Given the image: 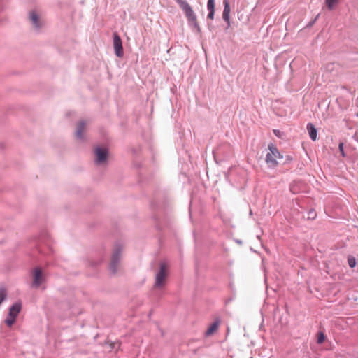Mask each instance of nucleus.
<instances>
[{
    "label": "nucleus",
    "instance_id": "1",
    "mask_svg": "<svg viewBox=\"0 0 358 358\" xmlns=\"http://www.w3.org/2000/svg\"><path fill=\"white\" fill-rule=\"evenodd\" d=\"M94 163L98 166H106L109 157V148L105 145H95L93 149Z\"/></svg>",
    "mask_w": 358,
    "mask_h": 358
},
{
    "label": "nucleus",
    "instance_id": "2",
    "mask_svg": "<svg viewBox=\"0 0 358 358\" xmlns=\"http://www.w3.org/2000/svg\"><path fill=\"white\" fill-rule=\"evenodd\" d=\"M168 276L167 266L165 263L161 262L159 264V269L155 275V282L153 289L157 296L162 295L161 290L166 285V278Z\"/></svg>",
    "mask_w": 358,
    "mask_h": 358
},
{
    "label": "nucleus",
    "instance_id": "3",
    "mask_svg": "<svg viewBox=\"0 0 358 358\" xmlns=\"http://www.w3.org/2000/svg\"><path fill=\"white\" fill-rule=\"evenodd\" d=\"M122 251L123 245L120 243H116L114 245L110 262L108 266L109 271L113 275H115L117 273Z\"/></svg>",
    "mask_w": 358,
    "mask_h": 358
},
{
    "label": "nucleus",
    "instance_id": "4",
    "mask_svg": "<svg viewBox=\"0 0 358 358\" xmlns=\"http://www.w3.org/2000/svg\"><path fill=\"white\" fill-rule=\"evenodd\" d=\"M32 287L38 288L45 280V275L43 274L41 267L37 266L32 270Z\"/></svg>",
    "mask_w": 358,
    "mask_h": 358
},
{
    "label": "nucleus",
    "instance_id": "5",
    "mask_svg": "<svg viewBox=\"0 0 358 358\" xmlns=\"http://www.w3.org/2000/svg\"><path fill=\"white\" fill-rule=\"evenodd\" d=\"M181 9L185 13V15L188 21L193 24L195 27H198L196 16L190 5L188 3H183Z\"/></svg>",
    "mask_w": 358,
    "mask_h": 358
},
{
    "label": "nucleus",
    "instance_id": "6",
    "mask_svg": "<svg viewBox=\"0 0 358 358\" xmlns=\"http://www.w3.org/2000/svg\"><path fill=\"white\" fill-rule=\"evenodd\" d=\"M86 129V122L85 120H81L78 122L76 125V129L75 131V138L80 141L85 142L86 141V136L85 134V131Z\"/></svg>",
    "mask_w": 358,
    "mask_h": 358
},
{
    "label": "nucleus",
    "instance_id": "7",
    "mask_svg": "<svg viewBox=\"0 0 358 358\" xmlns=\"http://www.w3.org/2000/svg\"><path fill=\"white\" fill-rule=\"evenodd\" d=\"M113 48L116 56L118 57H122L124 55L122 42L117 33H113Z\"/></svg>",
    "mask_w": 358,
    "mask_h": 358
},
{
    "label": "nucleus",
    "instance_id": "8",
    "mask_svg": "<svg viewBox=\"0 0 358 358\" xmlns=\"http://www.w3.org/2000/svg\"><path fill=\"white\" fill-rule=\"evenodd\" d=\"M22 305L20 301H17L11 305L8 309V316L17 318L22 310Z\"/></svg>",
    "mask_w": 358,
    "mask_h": 358
},
{
    "label": "nucleus",
    "instance_id": "9",
    "mask_svg": "<svg viewBox=\"0 0 358 358\" xmlns=\"http://www.w3.org/2000/svg\"><path fill=\"white\" fill-rule=\"evenodd\" d=\"M224 10L222 14L223 20L228 23V25H230V20H229V14H230V6L228 0H224Z\"/></svg>",
    "mask_w": 358,
    "mask_h": 358
},
{
    "label": "nucleus",
    "instance_id": "10",
    "mask_svg": "<svg viewBox=\"0 0 358 358\" xmlns=\"http://www.w3.org/2000/svg\"><path fill=\"white\" fill-rule=\"evenodd\" d=\"M306 128L310 139L312 141H315L317 139V130L315 127L312 123L309 122L307 124Z\"/></svg>",
    "mask_w": 358,
    "mask_h": 358
},
{
    "label": "nucleus",
    "instance_id": "11",
    "mask_svg": "<svg viewBox=\"0 0 358 358\" xmlns=\"http://www.w3.org/2000/svg\"><path fill=\"white\" fill-rule=\"evenodd\" d=\"M265 160L269 167H275L280 163L275 159L271 151L266 154Z\"/></svg>",
    "mask_w": 358,
    "mask_h": 358
},
{
    "label": "nucleus",
    "instance_id": "12",
    "mask_svg": "<svg viewBox=\"0 0 358 358\" xmlns=\"http://www.w3.org/2000/svg\"><path fill=\"white\" fill-rule=\"evenodd\" d=\"M220 324V320H217L215 322H213L210 327L208 328V329L205 332L206 336H209L213 335L218 329V326Z\"/></svg>",
    "mask_w": 358,
    "mask_h": 358
},
{
    "label": "nucleus",
    "instance_id": "13",
    "mask_svg": "<svg viewBox=\"0 0 358 358\" xmlns=\"http://www.w3.org/2000/svg\"><path fill=\"white\" fill-rule=\"evenodd\" d=\"M268 149L269 151H271L272 154H273V156L276 160L277 159H278L279 160L282 161L284 159L283 155L280 154L277 147L274 145L273 143H270L268 145Z\"/></svg>",
    "mask_w": 358,
    "mask_h": 358
},
{
    "label": "nucleus",
    "instance_id": "14",
    "mask_svg": "<svg viewBox=\"0 0 358 358\" xmlns=\"http://www.w3.org/2000/svg\"><path fill=\"white\" fill-rule=\"evenodd\" d=\"M29 19L32 22L35 27L39 28L41 26L38 16L35 11H31L29 13Z\"/></svg>",
    "mask_w": 358,
    "mask_h": 358
},
{
    "label": "nucleus",
    "instance_id": "15",
    "mask_svg": "<svg viewBox=\"0 0 358 358\" xmlns=\"http://www.w3.org/2000/svg\"><path fill=\"white\" fill-rule=\"evenodd\" d=\"M102 262V259H90L87 262V266L95 268L98 267Z\"/></svg>",
    "mask_w": 358,
    "mask_h": 358
},
{
    "label": "nucleus",
    "instance_id": "16",
    "mask_svg": "<svg viewBox=\"0 0 358 358\" xmlns=\"http://www.w3.org/2000/svg\"><path fill=\"white\" fill-rule=\"evenodd\" d=\"M339 3V0H325V4L328 9L332 10Z\"/></svg>",
    "mask_w": 358,
    "mask_h": 358
},
{
    "label": "nucleus",
    "instance_id": "17",
    "mask_svg": "<svg viewBox=\"0 0 358 358\" xmlns=\"http://www.w3.org/2000/svg\"><path fill=\"white\" fill-rule=\"evenodd\" d=\"M348 264L351 268H353L357 265V260L354 257L349 255L348 257Z\"/></svg>",
    "mask_w": 358,
    "mask_h": 358
},
{
    "label": "nucleus",
    "instance_id": "18",
    "mask_svg": "<svg viewBox=\"0 0 358 358\" xmlns=\"http://www.w3.org/2000/svg\"><path fill=\"white\" fill-rule=\"evenodd\" d=\"M16 319L14 317H9L8 315L7 318L5 320L4 322L5 324L8 327H11L16 322Z\"/></svg>",
    "mask_w": 358,
    "mask_h": 358
},
{
    "label": "nucleus",
    "instance_id": "19",
    "mask_svg": "<svg viewBox=\"0 0 358 358\" xmlns=\"http://www.w3.org/2000/svg\"><path fill=\"white\" fill-rule=\"evenodd\" d=\"M325 339H326L325 334L322 331L318 332L317 336V343L318 344H322L324 342Z\"/></svg>",
    "mask_w": 358,
    "mask_h": 358
},
{
    "label": "nucleus",
    "instance_id": "20",
    "mask_svg": "<svg viewBox=\"0 0 358 358\" xmlns=\"http://www.w3.org/2000/svg\"><path fill=\"white\" fill-rule=\"evenodd\" d=\"M7 293L5 289H0V305L3 303V301L6 299Z\"/></svg>",
    "mask_w": 358,
    "mask_h": 358
},
{
    "label": "nucleus",
    "instance_id": "21",
    "mask_svg": "<svg viewBox=\"0 0 358 358\" xmlns=\"http://www.w3.org/2000/svg\"><path fill=\"white\" fill-rule=\"evenodd\" d=\"M151 205L153 208H159V197L157 194L154 195V198H153Z\"/></svg>",
    "mask_w": 358,
    "mask_h": 358
},
{
    "label": "nucleus",
    "instance_id": "22",
    "mask_svg": "<svg viewBox=\"0 0 358 358\" xmlns=\"http://www.w3.org/2000/svg\"><path fill=\"white\" fill-rule=\"evenodd\" d=\"M207 8L209 11H215V0H208Z\"/></svg>",
    "mask_w": 358,
    "mask_h": 358
},
{
    "label": "nucleus",
    "instance_id": "23",
    "mask_svg": "<svg viewBox=\"0 0 358 358\" xmlns=\"http://www.w3.org/2000/svg\"><path fill=\"white\" fill-rule=\"evenodd\" d=\"M316 213L315 210L310 209L308 213V220H314L316 217Z\"/></svg>",
    "mask_w": 358,
    "mask_h": 358
},
{
    "label": "nucleus",
    "instance_id": "24",
    "mask_svg": "<svg viewBox=\"0 0 358 358\" xmlns=\"http://www.w3.org/2000/svg\"><path fill=\"white\" fill-rule=\"evenodd\" d=\"M338 150L343 157H345V153L344 152V143L343 142L339 143L338 144Z\"/></svg>",
    "mask_w": 358,
    "mask_h": 358
},
{
    "label": "nucleus",
    "instance_id": "25",
    "mask_svg": "<svg viewBox=\"0 0 358 358\" xmlns=\"http://www.w3.org/2000/svg\"><path fill=\"white\" fill-rule=\"evenodd\" d=\"M273 134L278 138H282L284 133L278 129H273Z\"/></svg>",
    "mask_w": 358,
    "mask_h": 358
},
{
    "label": "nucleus",
    "instance_id": "26",
    "mask_svg": "<svg viewBox=\"0 0 358 358\" xmlns=\"http://www.w3.org/2000/svg\"><path fill=\"white\" fill-rule=\"evenodd\" d=\"M293 159L292 157L290 156V155H286L285 156V159L284 161L282 160V163L283 164H287V163H289L290 162H292Z\"/></svg>",
    "mask_w": 358,
    "mask_h": 358
},
{
    "label": "nucleus",
    "instance_id": "27",
    "mask_svg": "<svg viewBox=\"0 0 358 358\" xmlns=\"http://www.w3.org/2000/svg\"><path fill=\"white\" fill-rule=\"evenodd\" d=\"M37 250L39 253L44 254L45 255H47V253L43 250L41 245L37 246Z\"/></svg>",
    "mask_w": 358,
    "mask_h": 358
},
{
    "label": "nucleus",
    "instance_id": "28",
    "mask_svg": "<svg viewBox=\"0 0 358 358\" xmlns=\"http://www.w3.org/2000/svg\"><path fill=\"white\" fill-rule=\"evenodd\" d=\"M214 13L215 11H209V13L208 15V18L210 20H213L214 18Z\"/></svg>",
    "mask_w": 358,
    "mask_h": 358
},
{
    "label": "nucleus",
    "instance_id": "29",
    "mask_svg": "<svg viewBox=\"0 0 358 358\" xmlns=\"http://www.w3.org/2000/svg\"><path fill=\"white\" fill-rule=\"evenodd\" d=\"M120 343H112L110 346H111V348L112 349H115L117 348H119L120 347Z\"/></svg>",
    "mask_w": 358,
    "mask_h": 358
},
{
    "label": "nucleus",
    "instance_id": "30",
    "mask_svg": "<svg viewBox=\"0 0 358 358\" xmlns=\"http://www.w3.org/2000/svg\"><path fill=\"white\" fill-rule=\"evenodd\" d=\"M177 1V3L180 5V7L181 8L182 6V3H187L186 1L185 0H176Z\"/></svg>",
    "mask_w": 358,
    "mask_h": 358
},
{
    "label": "nucleus",
    "instance_id": "31",
    "mask_svg": "<svg viewBox=\"0 0 358 358\" xmlns=\"http://www.w3.org/2000/svg\"><path fill=\"white\" fill-rule=\"evenodd\" d=\"M39 241H40V243H42L43 241H45V238L41 237Z\"/></svg>",
    "mask_w": 358,
    "mask_h": 358
},
{
    "label": "nucleus",
    "instance_id": "32",
    "mask_svg": "<svg viewBox=\"0 0 358 358\" xmlns=\"http://www.w3.org/2000/svg\"><path fill=\"white\" fill-rule=\"evenodd\" d=\"M156 227H157V229H158V230H161V229H161V227L159 226V224H157Z\"/></svg>",
    "mask_w": 358,
    "mask_h": 358
},
{
    "label": "nucleus",
    "instance_id": "33",
    "mask_svg": "<svg viewBox=\"0 0 358 358\" xmlns=\"http://www.w3.org/2000/svg\"><path fill=\"white\" fill-rule=\"evenodd\" d=\"M236 242L238 243V244H241L242 243V241H239V240H237Z\"/></svg>",
    "mask_w": 358,
    "mask_h": 358
},
{
    "label": "nucleus",
    "instance_id": "34",
    "mask_svg": "<svg viewBox=\"0 0 358 358\" xmlns=\"http://www.w3.org/2000/svg\"><path fill=\"white\" fill-rule=\"evenodd\" d=\"M46 245H48V250H50V246L48 245V243H46Z\"/></svg>",
    "mask_w": 358,
    "mask_h": 358
},
{
    "label": "nucleus",
    "instance_id": "35",
    "mask_svg": "<svg viewBox=\"0 0 358 358\" xmlns=\"http://www.w3.org/2000/svg\"><path fill=\"white\" fill-rule=\"evenodd\" d=\"M250 358H253V357H250Z\"/></svg>",
    "mask_w": 358,
    "mask_h": 358
}]
</instances>
